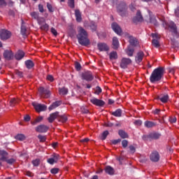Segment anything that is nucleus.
Returning <instances> with one entry per match:
<instances>
[{"label":"nucleus","instance_id":"59","mask_svg":"<svg viewBox=\"0 0 179 179\" xmlns=\"http://www.w3.org/2000/svg\"><path fill=\"white\" fill-rule=\"evenodd\" d=\"M121 142V139L113 140L112 143L113 145H117V143H120Z\"/></svg>","mask_w":179,"mask_h":179},{"label":"nucleus","instance_id":"52","mask_svg":"<svg viewBox=\"0 0 179 179\" xmlns=\"http://www.w3.org/2000/svg\"><path fill=\"white\" fill-rule=\"evenodd\" d=\"M46 79L47 80H49V82H54V77L51 75H48Z\"/></svg>","mask_w":179,"mask_h":179},{"label":"nucleus","instance_id":"19","mask_svg":"<svg viewBox=\"0 0 179 179\" xmlns=\"http://www.w3.org/2000/svg\"><path fill=\"white\" fill-rule=\"evenodd\" d=\"M3 57L6 59H12L13 57V53L11 50H5L3 53Z\"/></svg>","mask_w":179,"mask_h":179},{"label":"nucleus","instance_id":"47","mask_svg":"<svg viewBox=\"0 0 179 179\" xmlns=\"http://www.w3.org/2000/svg\"><path fill=\"white\" fill-rule=\"evenodd\" d=\"M47 8L49 12H54V9L52 8V6L50 3H47Z\"/></svg>","mask_w":179,"mask_h":179},{"label":"nucleus","instance_id":"6","mask_svg":"<svg viewBox=\"0 0 179 179\" xmlns=\"http://www.w3.org/2000/svg\"><path fill=\"white\" fill-rule=\"evenodd\" d=\"M32 106L34 107L36 111H37L38 113H40L41 111H45L47 110V106L44 104L33 102Z\"/></svg>","mask_w":179,"mask_h":179},{"label":"nucleus","instance_id":"12","mask_svg":"<svg viewBox=\"0 0 179 179\" xmlns=\"http://www.w3.org/2000/svg\"><path fill=\"white\" fill-rule=\"evenodd\" d=\"M112 29L116 34H118L119 36H121L122 33V30L121 29V27H120V25L117 24L116 22H113L112 24Z\"/></svg>","mask_w":179,"mask_h":179},{"label":"nucleus","instance_id":"35","mask_svg":"<svg viewBox=\"0 0 179 179\" xmlns=\"http://www.w3.org/2000/svg\"><path fill=\"white\" fill-rule=\"evenodd\" d=\"M119 135L123 139H125V138H128V134L122 130L119 131Z\"/></svg>","mask_w":179,"mask_h":179},{"label":"nucleus","instance_id":"3","mask_svg":"<svg viewBox=\"0 0 179 179\" xmlns=\"http://www.w3.org/2000/svg\"><path fill=\"white\" fill-rule=\"evenodd\" d=\"M162 24L165 29H170L172 33H175V34H176L177 26H176V24H174L173 21H169L167 22L166 20H164Z\"/></svg>","mask_w":179,"mask_h":179},{"label":"nucleus","instance_id":"21","mask_svg":"<svg viewBox=\"0 0 179 179\" xmlns=\"http://www.w3.org/2000/svg\"><path fill=\"white\" fill-rule=\"evenodd\" d=\"M61 104H62V102L61 101H57L52 103V104L49 106L50 111L54 110L55 108H57V107H59Z\"/></svg>","mask_w":179,"mask_h":179},{"label":"nucleus","instance_id":"20","mask_svg":"<svg viewBox=\"0 0 179 179\" xmlns=\"http://www.w3.org/2000/svg\"><path fill=\"white\" fill-rule=\"evenodd\" d=\"M143 52L141 51L137 53V56L136 57V62L137 64H139L140 62H142V59H143L144 57Z\"/></svg>","mask_w":179,"mask_h":179},{"label":"nucleus","instance_id":"38","mask_svg":"<svg viewBox=\"0 0 179 179\" xmlns=\"http://www.w3.org/2000/svg\"><path fill=\"white\" fill-rule=\"evenodd\" d=\"M110 59H117L118 58V55L116 52H112L110 53Z\"/></svg>","mask_w":179,"mask_h":179},{"label":"nucleus","instance_id":"11","mask_svg":"<svg viewBox=\"0 0 179 179\" xmlns=\"http://www.w3.org/2000/svg\"><path fill=\"white\" fill-rule=\"evenodd\" d=\"M148 15H149V20L145 19L147 22H150V23H152L154 24V26H157V20H156V17L152 13V12H150L148 10Z\"/></svg>","mask_w":179,"mask_h":179},{"label":"nucleus","instance_id":"2","mask_svg":"<svg viewBox=\"0 0 179 179\" xmlns=\"http://www.w3.org/2000/svg\"><path fill=\"white\" fill-rule=\"evenodd\" d=\"M164 73V70L163 69V68L159 67L155 69L150 76V82H152V83H154V82H159V80H160L163 77Z\"/></svg>","mask_w":179,"mask_h":179},{"label":"nucleus","instance_id":"56","mask_svg":"<svg viewBox=\"0 0 179 179\" xmlns=\"http://www.w3.org/2000/svg\"><path fill=\"white\" fill-rule=\"evenodd\" d=\"M134 124L135 125H138V126L142 125V120H136V121H134Z\"/></svg>","mask_w":179,"mask_h":179},{"label":"nucleus","instance_id":"36","mask_svg":"<svg viewBox=\"0 0 179 179\" xmlns=\"http://www.w3.org/2000/svg\"><path fill=\"white\" fill-rule=\"evenodd\" d=\"M30 15L33 19H35V20H38V23H40V21H38V13L32 12L30 13Z\"/></svg>","mask_w":179,"mask_h":179},{"label":"nucleus","instance_id":"14","mask_svg":"<svg viewBox=\"0 0 179 179\" xmlns=\"http://www.w3.org/2000/svg\"><path fill=\"white\" fill-rule=\"evenodd\" d=\"M59 160V155L54 154L52 157L48 159V163L49 164H54V163H57Z\"/></svg>","mask_w":179,"mask_h":179},{"label":"nucleus","instance_id":"8","mask_svg":"<svg viewBox=\"0 0 179 179\" xmlns=\"http://www.w3.org/2000/svg\"><path fill=\"white\" fill-rule=\"evenodd\" d=\"M90 102L94 104V106H97L98 107H103V106L105 104L104 101L98 99L97 98L91 99Z\"/></svg>","mask_w":179,"mask_h":179},{"label":"nucleus","instance_id":"32","mask_svg":"<svg viewBox=\"0 0 179 179\" xmlns=\"http://www.w3.org/2000/svg\"><path fill=\"white\" fill-rule=\"evenodd\" d=\"M25 65H26L27 68H28V69H31V68H33V66H34V64L33 63V62H31V60L26 61Z\"/></svg>","mask_w":179,"mask_h":179},{"label":"nucleus","instance_id":"16","mask_svg":"<svg viewBox=\"0 0 179 179\" xmlns=\"http://www.w3.org/2000/svg\"><path fill=\"white\" fill-rule=\"evenodd\" d=\"M126 9L127 6L125 5V3L117 6V12L120 13V16H124Z\"/></svg>","mask_w":179,"mask_h":179},{"label":"nucleus","instance_id":"15","mask_svg":"<svg viewBox=\"0 0 179 179\" xmlns=\"http://www.w3.org/2000/svg\"><path fill=\"white\" fill-rule=\"evenodd\" d=\"M150 159L151 162H159L160 159V155H159V152L155 151L152 152L150 155Z\"/></svg>","mask_w":179,"mask_h":179},{"label":"nucleus","instance_id":"55","mask_svg":"<svg viewBox=\"0 0 179 179\" xmlns=\"http://www.w3.org/2000/svg\"><path fill=\"white\" fill-rule=\"evenodd\" d=\"M101 92V88H100V87H96L95 90V94H100Z\"/></svg>","mask_w":179,"mask_h":179},{"label":"nucleus","instance_id":"45","mask_svg":"<svg viewBox=\"0 0 179 179\" xmlns=\"http://www.w3.org/2000/svg\"><path fill=\"white\" fill-rule=\"evenodd\" d=\"M16 103H17V100L15 98L12 99L10 101V107H13L15 106V104H16Z\"/></svg>","mask_w":179,"mask_h":179},{"label":"nucleus","instance_id":"57","mask_svg":"<svg viewBox=\"0 0 179 179\" xmlns=\"http://www.w3.org/2000/svg\"><path fill=\"white\" fill-rule=\"evenodd\" d=\"M38 9H39V12H41V13H43V12H44V7L43 6V5L39 4Z\"/></svg>","mask_w":179,"mask_h":179},{"label":"nucleus","instance_id":"60","mask_svg":"<svg viewBox=\"0 0 179 179\" xmlns=\"http://www.w3.org/2000/svg\"><path fill=\"white\" fill-rule=\"evenodd\" d=\"M51 33H52L54 36H57L58 34L57 30L55 28H51Z\"/></svg>","mask_w":179,"mask_h":179},{"label":"nucleus","instance_id":"50","mask_svg":"<svg viewBox=\"0 0 179 179\" xmlns=\"http://www.w3.org/2000/svg\"><path fill=\"white\" fill-rule=\"evenodd\" d=\"M32 164L35 166H37L40 164V159H35L32 161Z\"/></svg>","mask_w":179,"mask_h":179},{"label":"nucleus","instance_id":"46","mask_svg":"<svg viewBox=\"0 0 179 179\" xmlns=\"http://www.w3.org/2000/svg\"><path fill=\"white\" fill-rule=\"evenodd\" d=\"M108 136V131H105L102 133L101 139L104 141Z\"/></svg>","mask_w":179,"mask_h":179},{"label":"nucleus","instance_id":"9","mask_svg":"<svg viewBox=\"0 0 179 179\" xmlns=\"http://www.w3.org/2000/svg\"><path fill=\"white\" fill-rule=\"evenodd\" d=\"M131 62H132L131 59H129V58H122V61L120 62V67L122 69H125L128 66V65H129V64H131Z\"/></svg>","mask_w":179,"mask_h":179},{"label":"nucleus","instance_id":"39","mask_svg":"<svg viewBox=\"0 0 179 179\" xmlns=\"http://www.w3.org/2000/svg\"><path fill=\"white\" fill-rule=\"evenodd\" d=\"M15 138L17 141H24L26 139V137L23 134H17Z\"/></svg>","mask_w":179,"mask_h":179},{"label":"nucleus","instance_id":"48","mask_svg":"<svg viewBox=\"0 0 179 179\" xmlns=\"http://www.w3.org/2000/svg\"><path fill=\"white\" fill-rule=\"evenodd\" d=\"M169 121L171 124H174V123L177 122V118L176 117H171L169 118Z\"/></svg>","mask_w":179,"mask_h":179},{"label":"nucleus","instance_id":"37","mask_svg":"<svg viewBox=\"0 0 179 179\" xmlns=\"http://www.w3.org/2000/svg\"><path fill=\"white\" fill-rule=\"evenodd\" d=\"M90 27L92 31H96V29H97V24H96V22H91Z\"/></svg>","mask_w":179,"mask_h":179},{"label":"nucleus","instance_id":"29","mask_svg":"<svg viewBox=\"0 0 179 179\" xmlns=\"http://www.w3.org/2000/svg\"><path fill=\"white\" fill-rule=\"evenodd\" d=\"M144 125L146 128H152L156 125V123L150 121H145Z\"/></svg>","mask_w":179,"mask_h":179},{"label":"nucleus","instance_id":"34","mask_svg":"<svg viewBox=\"0 0 179 179\" xmlns=\"http://www.w3.org/2000/svg\"><path fill=\"white\" fill-rule=\"evenodd\" d=\"M122 114V110H121V109H117L112 113V115H114V117H121Z\"/></svg>","mask_w":179,"mask_h":179},{"label":"nucleus","instance_id":"54","mask_svg":"<svg viewBox=\"0 0 179 179\" xmlns=\"http://www.w3.org/2000/svg\"><path fill=\"white\" fill-rule=\"evenodd\" d=\"M75 66H76V69H77V71H80V69L82 68V66H80V64H79V62H76Z\"/></svg>","mask_w":179,"mask_h":179},{"label":"nucleus","instance_id":"5","mask_svg":"<svg viewBox=\"0 0 179 179\" xmlns=\"http://www.w3.org/2000/svg\"><path fill=\"white\" fill-rule=\"evenodd\" d=\"M10 36H12L10 31L6 29L0 30V38L1 40H8V38H10Z\"/></svg>","mask_w":179,"mask_h":179},{"label":"nucleus","instance_id":"31","mask_svg":"<svg viewBox=\"0 0 179 179\" xmlns=\"http://www.w3.org/2000/svg\"><path fill=\"white\" fill-rule=\"evenodd\" d=\"M134 48H131V46H129L126 50V52L129 57H132V55H134Z\"/></svg>","mask_w":179,"mask_h":179},{"label":"nucleus","instance_id":"1","mask_svg":"<svg viewBox=\"0 0 179 179\" xmlns=\"http://www.w3.org/2000/svg\"><path fill=\"white\" fill-rule=\"evenodd\" d=\"M78 34L77 38L80 45H85V47L90 44V41L87 38V31L82 27H78Z\"/></svg>","mask_w":179,"mask_h":179},{"label":"nucleus","instance_id":"7","mask_svg":"<svg viewBox=\"0 0 179 179\" xmlns=\"http://www.w3.org/2000/svg\"><path fill=\"white\" fill-rule=\"evenodd\" d=\"M38 92L41 93L42 97H45V99H48L51 96V92L48 90H45L43 87L39 88Z\"/></svg>","mask_w":179,"mask_h":179},{"label":"nucleus","instance_id":"43","mask_svg":"<svg viewBox=\"0 0 179 179\" xmlns=\"http://www.w3.org/2000/svg\"><path fill=\"white\" fill-rule=\"evenodd\" d=\"M68 5L70 8L73 9V8H75V0H69Z\"/></svg>","mask_w":179,"mask_h":179},{"label":"nucleus","instance_id":"51","mask_svg":"<svg viewBox=\"0 0 179 179\" xmlns=\"http://www.w3.org/2000/svg\"><path fill=\"white\" fill-rule=\"evenodd\" d=\"M59 170V169H58L57 168H54L51 169L50 173H52V174H57L58 173Z\"/></svg>","mask_w":179,"mask_h":179},{"label":"nucleus","instance_id":"4","mask_svg":"<svg viewBox=\"0 0 179 179\" xmlns=\"http://www.w3.org/2000/svg\"><path fill=\"white\" fill-rule=\"evenodd\" d=\"M0 160L1 162H6L8 164H13V163H15V159L11 158L10 159H8V152H6L5 150H0Z\"/></svg>","mask_w":179,"mask_h":179},{"label":"nucleus","instance_id":"42","mask_svg":"<svg viewBox=\"0 0 179 179\" xmlns=\"http://www.w3.org/2000/svg\"><path fill=\"white\" fill-rule=\"evenodd\" d=\"M152 43V45H154V47H156L157 48L160 47V44L159 43V41L157 39H153Z\"/></svg>","mask_w":179,"mask_h":179},{"label":"nucleus","instance_id":"64","mask_svg":"<svg viewBox=\"0 0 179 179\" xmlns=\"http://www.w3.org/2000/svg\"><path fill=\"white\" fill-rule=\"evenodd\" d=\"M151 36L153 38H157V40L159 38V35L157 34H152Z\"/></svg>","mask_w":179,"mask_h":179},{"label":"nucleus","instance_id":"26","mask_svg":"<svg viewBox=\"0 0 179 179\" xmlns=\"http://www.w3.org/2000/svg\"><path fill=\"white\" fill-rule=\"evenodd\" d=\"M113 45L115 50H117L118 47H120V42L118 41V38L117 37H113Z\"/></svg>","mask_w":179,"mask_h":179},{"label":"nucleus","instance_id":"22","mask_svg":"<svg viewBox=\"0 0 179 179\" xmlns=\"http://www.w3.org/2000/svg\"><path fill=\"white\" fill-rule=\"evenodd\" d=\"M98 48L100 51H108V46L106 43H98Z\"/></svg>","mask_w":179,"mask_h":179},{"label":"nucleus","instance_id":"40","mask_svg":"<svg viewBox=\"0 0 179 179\" xmlns=\"http://www.w3.org/2000/svg\"><path fill=\"white\" fill-rule=\"evenodd\" d=\"M41 121H43V116H39L38 117H37L35 121L32 122L31 124H32V125H36V124H37V122H41Z\"/></svg>","mask_w":179,"mask_h":179},{"label":"nucleus","instance_id":"13","mask_svg":"<svg viewBox=\"0 0 179 179\" xmlns=\"http://www.w3.org/2000/svg\"><path fill=\"white\" fill-rule=\"evenodd\" d=\"M35 129L36 132H40L41 134H43L48 131V126L45 124H41L36 127Z\"/></svg>","mask_w":179,"mask_h":179},{"label":"nucleus","instance_id":"61","mask_svg":"<svg viewBox=\"0 0 179 179\" xmlns=\"http://www.w3.org/2000/svg\"><path fill=\"white\" fill-rule=\"evenodd\" d=\"M175 15L179 17V6L175 10Z\"/></svg>","mask_w":179,"mask_h":179},{"label":"nucleus","instance_id":"10","mask_svg":"<svg viewBox=\"0 0 179 179\" xmlns=\"http://www.w3.org/2000/svg\"><path fill=\"white\" fill-rule=\"evenodd\" d=\"M82 78L84 80H87V82H90L93 79V75L92 74V72L87 71V72H85V73H82Z\"/></svg>","mask_w":179,"mask_h":179},{"label":"nucleus","instance_id":"44","mask_svg":"<svg viewBox=\"0 0 179 179\" xmlns=\"http://www.w3.org/2000/svg\"><path fill=\"white\" fill-rule=\"evenodd\" d=\"M49 26L48 24H41V30H45V31H47L49 29Z\"/></svg>","mask_w":179,"mask_h":179},{"label":"nucleus","instance_id":"62","mask_svg":"<svg viewBox=\"0 0 179 179\" xmlns=\"http://www.w3.org/2000/svg\"><path fill=\"white\" fill-rule=\"evenodd\" d=\"M129 150L131 152V153H135V147H134L133 145L129 146Z\"/></svg>","mask_w":179,"mask_h":179},{"label":"nucleus","instance_id":"18","mask_svg":"<svg viewBox=\"0 0 179 179\" xmlns=\"http://www.w3.org/2000/svg\"><path fill=\"white\" fill-rule=\"evenodd\" d=\"M143 20V17H142V14H141V11L138 10L136 15L133 18V21L134 23L137 22H142Z\"/></svg>","mask_w":179,"mask_h":179},{"label":"nucleus","instance_id":"58","mask_svg":"<svg viewBox=\"0 0 179 179\" xmlns=\"http://www.w3.org/2000/svg\"><path fill=\"white\" fill-rule=\"evenodd\" d=\"M62 122H66L68 121V118L66 116H62L60 119Z\"/></svg>","mask_w":179,"mask_h":179},{"label":"nucleus","instance_id":"33","mask_svg":"<svg viewBox=\"0 0 179 179\" xmlns=\"http://www.w3.org/2000/svg\"><path fill=\"white\" fill-rule=\"evenodd\" d=\"M59 93L62 96H65V94H68V89H66L65 87L59 88Z\"/></svg>","mask_w":179,"mask_h":179},{"label":"nucleus","instance_id":"30","mask_svg":"<svg viewBox=\"0 0 179 179\" xmlns=\"http://www.w3.org/2000/svg\"><path fill=\"white\" fill-rule=\"evenodd\" d=\"M159 100L162 102V103H167V101H169V95L168 94H165V95H161L159 97Z\"/></svg>","mask_w":179,"mask_h":179},{"label":"nucleus","instance_id":"49","mask_svg":"<svg viewBox=\"0 0 179 179\" xmlns=\"http://www.w3.org/2000/svg\"><path fill=\"white\" fill-rule=\"evenodd\" d=\"M38 139L41 142H45V136L43 135H38Z\"/></svg>","mask_w":179,"mask_h":179},{"label":"nucleus","instance_id":"24","mask_svg":"<svg viewBox=\"0 0 179 179\" xmlns=\"http://www.w3.org/2000/svg\"><path fill=\"white\" fill-rule=\"evenodd\" d=\"M24 22H22L21 25V34L24 36V37H26L27 36V29H26V26L24 24Z\"/></svg>","mask_w":179,"mask_h":179},{"label":"nucleus","instance_id":"27","mask_svg":"<svg viewBox=\"0 0 179 179\" xmlns=\"http://www.w3.org/2000/svg\"><path fill=\"white\" fill-rule=\"evenodd\" d=\"M58 117V112L50 114V117H48L49 122H53V121Z\"/></svg>","mask_w":179,"mask_h":179},{"label":"nucleus","instance_id":"41","mask_svg":"<svg viewBox=\"0 0 179 179\" xmlns=\"http://www.w3.org/2000/svg\"><path fill=\"white\" fill-rule=\"evenodd\" d=\"M150 136L152 139H159V138H160V135L157 133H152L150 135Z\"/></svg>","mask_w":179,"mask_h":179},{"label":"nucleus","instance_id":"17","mask_svg":"<svg viewBox=\"0 0 179 179\" xmlns=\"http://www.w3.org/2000/svg\"><path fill=\"white\" fill-rule=\"evenodd\" d=\"M129 43H130V45L131 47H136L139 44V41H138V39L134 36H129Z\"/></svg>","mask_w":179,"mask_h":179},{"label":"nucleus","instance_id":"63","mask_svg":"<svg viewBox=\"0 0 179 179\" xmlns=\"http://www.w3.org/2000/svg\"><path fill=\"white\" fill-rule=\"evenodd\" d=\"M5 5H6L5 0H0V6H5Z\"/></svg>","mask_w":179,"mask_h":179},{"label":"nucleus","instance_id":"25","mask_svg":"<svg viewBox=\"0 0 179 179\" xmlns=\"http://www.w3.org/2000/svg\"><path fill=\"white\" fill-rule=\"evenodd\" d=\"M105 171L107 174H109V176H113L114 174V169L110 166H107L105 168Z\"/></svg>","mask_w":179,"mask_h":179},{"label":"nucleus","instance_id":"23","mask_svg":"<svg viewBox=\"0 0 179 179\" xmlns=\"http://www.w3.org/2000/svg\"><path fill=\"white\" fill-rule=\"evenodd\" d=\"M15 59H17L18 61L22 59L24 57V52L22 50H18L15 54Z\"/></svg>","mask_w":179,"mask_h":179},{"label":"nucleus","instance_id":"53","mask_svg":"<svg viewBox=\"0 0 179 179\" xmlns=\"http://www.w3.org/2000/svg\"><path fill=\"white\" fill-rule=\"evenodd\" d=\"M122 145L123 146V148H127V146H128V141L123 140L122 141Z\"/></svg>","mask_w":179,"mask_h":179},{"label":"nucleus","instance_id":"28","mask_svg":"<svg viewBox=\"0 0 179 179\" xmlns=\"http://www.w3.org/2000/svg\"><path fill=\"white\" fill-rule=\"evenodd\" d=\"M75 15H76L77 22H82V15L80 14V11H79V10H75Z\"/></svg>","mask_w":179,"mask_h":179}]
</instances>
